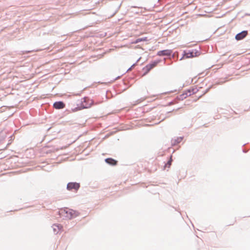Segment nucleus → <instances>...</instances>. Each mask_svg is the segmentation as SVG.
<instances>
[{
  "label": "nucleus",
  "mask_w": 250,
  "mask_h": 250,
  "mask_svg": "<svg viewBox=\"0 0 250 250\" xmlns=\"http://www.w3.org/2000/svg\"><path fill=\"white\" fill-rule=\"evenodd\" d=\"M59 214L63 217L71 219L79 215V213L71 209L68 208H61L59 210Z\"/></svg>",
  "instance_id": "obj_1"
},
{
  "label": "nucleus",
  "mask_w": 250,
  "mask_h": 250,
  "mask_svg": "<svg viewBox=\"0 0 250 250\" xmlns=\"http://www.w3.org/2000/svg\"><path fill=\"white\" fill-rule=\"evenodd\" d=\"M80 188V184L77 183H69L67 185V189L71 190L74 189L77 191Z\"/></svg>",
  "instance_id": "obj_2"
},
{
  "label": "nucleus",
  "mask_w": 250,
  "mask_h": 250,
  "mask_svg": "<svg viewBox=\"0 0 250 250\" xmlns=\"http://www.w3.org/2000/svg\"><path fill=\"white\" fill-rule=\"evenodd\" d=\"M158 63V62H153L152 63H149L148 64H147V65H146L145 66V67H144L143 68V69L145 71V75L147 74V73H148V72L151 70L152 69V68H153L154 67H155L157 64Z\"/></svg>",
  "instance_id": "obj_3"
},
{
  "label": "nucleus",
  "mask_w": 250,
  "mask_h": 250,
  "mask_svg": "<svg viewBox=\"0 0 250 250\" xmlns=\"http://www.w3.org/2000/svg\"><path fill=\"white\" fill-rule=\"evenodd\" d=\"M200 55V53L196 50H193L190 52H187L185 54V56L186 58H192L197 57Z\"/></svg>",
  "instance_id": "obj_4"
},
{
  "label": "nucleus",
  "mask_w": 250,
  "mask_h": 250,
  "mask_svg": "<svg viewBox=\"0 0 250 250\" xmlns=\"http://www.w3.org/2000/svg\"><path fill=\"white\" fill-rule=\"evenodd\" d=\"M53 230L54 233H58L62 231V226L59 224H54L52 226Z\"/></svg>",
  "instance_id": "obj_5"
},
{
  "label": "nucleus",
  "mask_w": 250,
  "mask_h": 250,
  "mask_svg": "<svg viewBox=\"0 0 250 250\" xmlns=\"http://www.w3.org/2000/svg\"><path fill=\"white\" fill-rule=\"evenodd\" d=\"M248 34L247 31H243L242 32L237 34L235 36L236 40L239 41L244 39Z\"/></svg>",
  "instance_id": "obj_6"
},
{
  "label": "nucleus",
  "mask_w": 250,
  "mask_h": 250,
  "mask_svg": "<svg viewBox=\"0 0 250 250\" xmlns=\"http://www.w3.org/2000/svg\"><path fill=\"white\" fill-rule=\"evenodd\" d=\"M172 51L169 50H164L158 51L157 55L159 56H169L171 55Z\"/></svg>",
  "instance_id": "obj_7"
},
{
  "label": "nucleus",
  "mask_w": 250,
  "mask_h": 250,
  "mask_svg": "<svg viewBox=\"0 0 250 250\" xmlns=\"http://www.w3.org/2000/svg\"><path fill=\"white\" fill-rule=\"evenodd\" d=\"M53 106L56 109H62L65 107V104L62 102H57L54 104Z\"/></svg>",
  "instance_id": "obj_8"
},
{
  "label": "nucleus",
  "mask_w": 250,
  "mask_h": 250,
  "mask_svg": "<svg viewBox=\"0 0 250 250\" xmlns=\"http://www.w3.org/2000/svg\"><path fill=\"white\" fill-rule=\"evenodd\" d=\"M105 161L107 164L112 165V166H115L117 164V161L115 160L112 159V158H107L105 160Z\"/></svg>",
  "instance_id": "obj_9"
},
{
  "label": "nucleus",
  "mask_w": 250,
  "mask_h": 250,
  "mask_svg": "<svg viewBox=\"0 0 250 250\" xmlns=\"http://www.w3.org/2000/svg\"><path fill=\"white\" fill-rule=\"evenodd\" d=\"M191 95V91L190 90H188V92H186L185 93H183L182 95H180V99H181L182 100L186 98L188 96H190Z\"/></svg>",
  "instance_id": "obj_10"
},
{
  "label": "nucleus",
  "mask_w": 250,
  "mask_h": 250,
  "mask_svg": "<svg viewBox=\"0 0 250 250\" xmlns=\"http://www.w3.org/2000/svg\"><path fill=\"white\" fill-rule=\"evenodd\" d=\"M147 40V38L146 37H145V38H139V39H137L135 41H134L133 42L134 43H137L138 42H145V41H146Z\"/></svg>",
  "instance_id": "obj_11"
},
{
  "label": "nucleus",
  "mask_w": 250,
  "mask_h": 250,
  "mask_svg": "<svg viewBox=\"0 0 250 250\" xmlns=\"http://www.w3.org/2000/svg\"><path fill=\"white\" fill-rule=\"evenodd\" d=\"M171 161H172V160H171V157L170 160L167 163L166 166H167L168 167H169L171 164Z\"/></svg>",
  "instance_id": "obj_12"
},
{
  "label": "nucleus",
  "mask_w": 250,
  "mask_h": 250,
  "mask_svg": "<svg viewBox=\"0 0 250 250\" xmlns=\"http://www.w3.org/2000/svg\"><path fill=\"white\" fill-rule=\"evenodd\" d=\"M153 97H156L155 99H159V97H158V95H152V96H149V97H147L146 98H153Z\"/></svg>",
  "instance_id": "obj_13"
},
{
  "label": "nucleus",
  "mask_w": 250,
  "mask_h": 250,
  "mask_svg": "<svg viewBox=\"0 0 250 250\" xmlns=\"http://www.w3.org/2000/svg\"><path fill=\"white\" fill-rule=\"evenodd\" d=\"M134 66V64H133V65L131 66V67L130 68V69H131Z\"/></svg>",
  "instance_id": "obj_14"
}]
</instances>
